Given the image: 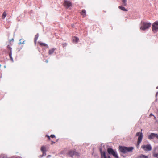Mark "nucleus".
<instances>
[{"label": "nucleus", "instance_id": "1", "mask_svg": "<svg viewBox=\"0 0 158 158\" xmlns=\"http://www.w3.org/2000/svg\"><path fill=\"white\" fill-rule=\"evenodd\" d=\"M133 147H125L119 146V149L120 152L125 154L128 152H131L134 149Z\"/></svg>", "mask_w": 158, "mask_h": 158}, {"label": "nucleus", "instance_id": "2", "mask_svg": "<svg viewBox=\"0 0 158 158\" xmlns=\"http://www.w3.org/2000/svg\"><path fill=\"white\" fill-rule=\"evenodd\" d=\"M142 26L140 27V29L143 30H145L151 26V23H150L142 22Z\"/></svg>", "mask_w": 158, "mask_h": 158}, {"label": "nucleus", "instance_id": "3", "mask_svg": "<svg viewBox=\"0 0 158 158\" xmlns=\"http://www.w3.org/2000/svg\"><path fill=\"white\" fill-rule=\"evenodd\" d=\"M136 135L138 137V138L137 145L138 148V146L142 141V138L143 137V135L142 132H139L136 133Z\"/></svg>", "mask_w": 158, "mask_h": 158}, {"label": "nucleus", "instance_id": "4", "mask_svg": "<svg viewBox=\"0 0 158 158\" xmlns=\"http://www.w3.org/2000/svg\"><path fill=\"white\" fill-rule=\"evenodd\" d=\"M107 151L108 153L110 154H111L113 156L116 158H118V156L117 153L114 151L111 148H108Z\"/></svg>", "mask_w": 158, "mask_h": 158}, {"label": "nucleus", "instance_id": "5", "mask_svg": "<svg viewBox=\"0 0 158 158\" xmlns=\"http://www.w3.org/2000/svg\"><path fill=\"white\" fill-rule=\"evenodd\" d=\"M152 30L154 32H156L158 31V21L153 23L152 26Z\"/></svg>", "mask_w": 158, "mask_h": 158}, {"label": "nucleus", "instance_id": "6", "mask_svg": "<svg viewBox=\"0 0 158 158\" xmlns=\"http://www.w3.org/2000/svg\"><path fill=\"white\" fill-rule=\"evenodd\" d=\"M141 148L145 151H149L152 150V147L150 144L143 145Z\"/></svg>", "mask_w": 158, "mask_h": 158}, {"label": "nucleus", "instance_id": "7", "mask_svg": "<svg viewBox=\"0 0 158 158\" xmlns=\"http://www.w3.org/2000/svg\"><path fill=\"white\" fill-rule=\"evenodd\" d=\"M69 155L71 157L73 156V155H76V156H78L79 155V153L76 152L74 151H70L68 153Z\"/></svg>", "mask_w": 158, "mask_h": 158}, {"label": "nucleus", "instance_id": "8", "mask_svg": "<svg viewBox=\"0 0 158 158\" xmlns=\"http://www.w3.org/2000/svg\"><path fill=\"white\" fill-rule=\"evenodd\" d=\"M41 150L43 154L41 155L40 156H39V157H42L43 156H46V147L44 146H42L41 148Z\"/></svg>", "mask_w": 158, "mask_h": 158}, {"label": "nucleus", "instance_id": "9", "mask_svg": "<svg viewBox=\"0 0 158 158\" xmlns=\"http://www.w3.org/2000/svg\"><path fill=\"white\" fill-rule=\"evenodd\" d=\"M148 139H153L155 138L158 139V135L157 134L151 133L148 136Z\"/></svg>", "mask_w": 158, "mask_h": 158}, {"label": "nucleus", "instance_id": "10", "mask_svg": "<svg viewBox=\"0 0 158 158\" xmlns=\"http://www.w3.org/2000/svg\"><path fill=\"white\" fill-rule=\"evenodd\" d=\"M100 151L101 155V158H111L109 156L107 157H106L105 152H102L101 149H100Z\"/></svg>", "mask_w": 158, "mask_h": 158}, {"label": "nucleus", "instance_id": "11", "mask_svg": "<svg viewBox=\"0 0 158 158\" xmlns=\"http://www.w3.org/2000/svg\"><path fill=\"white\" fill-rule=\"evenodd\" d=\"M64 5L67 8H68L71 6V3L69 1L65 0L64 1Z\"/></svg>", "mask_w": 158, "mask_h": 158}, {"label": "nucleus", "instance_id": "12", "mask_svg": "<svg viewBox=\"0 0 158 158\" xmlns=\"http://www.w3.org/2000/svg\"><path fill=\"white\" fill-rule=\"evenodd\" d=\"M56 49L55 48H52V49H50L49 51L48 54L50 55H52L54 52L55 50Z\"/></svg>", "mask_w": 158, "mask_h": 158}, {"label": "nucleus", "instance_id": "13", "mask_svg": "<svg viewBox=\"0 0 158 158\" xmlns=\"http://www.w3.org/2000/svg\"><path fill=\"white\" fill-rule=\"evenodd\" d=\"M79 41V38L77 37H74L73 41V42H75L76 43H77Z\"/></svg>", "mask_w": 158, "mask_h": 158}, {"label": "nucleus", "instance_id": "14", "mask_svg": "<svg viewBox=\"0 0 158 158\" xmlns=\"http://www.w3.org/2000/svg\"><path fill=\"white\" fill-rule=\"evenodd\" d=\"M119 9H120L124 11H127V10L124 7H123L122 6H120L118 7Z\"/></svg>", "mask_w": 158, "mask_h": 158}, {"label": "nucleus", "instance_id": "15", "mask_svg": "<svg viewBox=\"0 0 158 158\" xmlns=\"http://www.w3.org/2000/svg\"><path fill=\"white\" fill-rule=\"evenodd\" d=\"M81 14L83 17H85L86 15V11L85 10H82V11L81 12Z\"/></svg>", "mask_w": 158, "mask_h": 158}, {"label": "nucleus", "instance_id": "16", "mask_svg": "<svg viewBox=\"0 0 158 158\" xmlns=\"http://www.w3.org/2000/svg\"><path fill=\"white\" fill-rule=\"evenodd\" d=\"M39 44L41 46L46 47L47 48L48 47V45L46 44L42 43L41 42H39Z\"/></svg>", "mask_w": 158, "mask_h": 158}, {"label": "nucleus", "instance_id": "17", "mask_svg": "<svg viewBox=\"0 0 158 158\" xmlns=\"http://www.w3.org/2000/svg\"><path fill=\"white\" fill-rule=\"evenodd\" d=\"M123 2V4L124 6H126L127 5V0H121Z\"/></svg>", "mask_w": 158, "mask_h": 158}, {"label": "nucleus", "instance_id": "18", "mask_svg": "<svg viewBox=\"0 0 158 158\" xmlns=\"http://www.w3.org/2000/svg\"><path fill=\"white\" fill-rule=\"evenodd\" d=\"M23 40L22 39H21L20 40L19 42V45H20V44H24L25 41H23Z\"/></svg>", "mask_w": 158, "mask_h": 158}, {"label": "nucleus", "instance_id": "19", "mask_svg": "<svg viewBox=\"0 0 158 158\" xmlns=\"http://www.w3.org/2000/svg\"><path fill=\"white\" fill-rule=\"evenodd\" d=\"M6 15H7V14L6 13V12H4L3 14H2V19H4L5 18L6 16Z\"/></svg>", "mask_w": 158, "mask_h": 158}, {"label": "nucleus", "instance_id": "20", "mask_svg": "<svg viewBox=\"0 0 158 158\" xmlns=\"http://www.w3.org/2000/svg\"><path fill=\"white\" fill-rule=\"evenodd\" d=\"M39 36V35L38 34H37L35 36V39H34V41L35 42L37 40Z\"/></svg>", "mask_w": 158, "mask_h": 158}, {"label": "nucleus", "instance_id": "21", "mask_svg": "<svg viewBox=\"0 0 158 158\" xmlns=\"http://www.w3.org/2000/svg\"><path fill=\"white\" fill-rule=\"evenodd\" d=\"M138 158H148V157L147 156L143 155H141Z\"/></svg>", "mask_w": 158, "mask_h": 158}, {"label": "nucleus", "instance_id": "22", "mask_svg": "<svg viewBox=\"0 0 158 158\" xmlns=\"http://www.w3.org/2000/svg\"><path fill=\"white\" fill-rule=\"evenodd\" d=\"M153 155L154 157H156L157 158H158V153H157L155 152H154Z\"/></svg>", "mask_w": 158, "mask_h": 158}, {"label": "nucleus", "instance_id": "23", "mask_svg": "<svg viewBox=\"0 0 158 158\" xmlns=\"http://www.w3.org/2000/svg\"><path fill=\"white\" fill-rule=\"evenodd\" d=\"M9 56H10V58L11 59V60H12V62H13V58L11 56V53H10V54H9Z\"/></svg>", "mask_w": 158, "mask_h": 158}, {"label": "nucleus", "instance_id": "24", "mask_svg": "<svg viewBox=\"0 0 158 158\" xmlns=\"http://www.w3.org/2000/svg\"><path fill=\"white\" fill-rule=\"evenodd\" d=\"M1 158H8V157L6 156L3 155L1 156Z\"/></svg>", "mask_w": 158, "mask_h": 158}, {"label": "nucleus", "instance_id": "25", "mask_svg": "<svg viewBox=\"0 0 158 158\" xmlns=\"http://www.w3.org/2000/svg\"><path fill=\"white\" fill-rule=\"evenodd\" d=\"M55 137V135H51V137L52 138H54V137Z\"/></svg>", "mask_w": 158, "mask_h": 158}, {"label": "nucleus", "instance_id": "26", "mask_svg": "<svg viewBox=\"0 0 158 158\" xmlns=\"http://www.w3.org/2000/svg\"><path fill=\"white\" fill-rule=\"evenodd\" d=\"M67 45V44L66 43H64L63 44V46L64 47H65Z\"/></svg>", "mask_w": 158, "mask_h": 158}, {"label": "nucleus", "instance_id": "27", "mask_svg": "<svg viewBox=\"0 0 158 158\" xmlns=\"http://www.w3.org/2000/svg\"><path fill=\"white\" fill-rule=\"evenodd\" d=\"M46 136L48 137V139L49 140H50V136H48V135H46Z\"/></svg>", "mask_w": 158, "mask_h": 158}, {"label": "nucleus", "instance_id": "28", "mask_svg": "<svg viewBox=\"0 0 158 158\" xmlns=\"http://www.w3.org/2000/svg\"><path fill=\"white\" fill-rule=\"evenodd\" d=\"M156 96H158V92L156 93Z\"/></svg>", "mask_w": 158, "mask_h": 158}, {"label": "nucleus", "instance_id": "29", "mask_svg": "<svg viewBox=\"0 0 158 158\" xmlns=\"http://www.w3.org/2000/svg\"><path fill=\"white\" fill-rule=\"evenodd\" d=\"M50 156H51V155H49V156H47V157H48V158L49 157H50Z\"/></svg>", "mask_w": 158, "mask_h": 158}, {"label": "nucleus", "instance_id": "30", "mask_svg": "<svg viewBox=\"0 0 158 158\" xmlns=\"http://www.w3.org/2000/svg\"><path fill=\"white\" fill-rule=\"evenodd\" d=\"M46 63H48V60H46Z\"/></svg>", "mask_w": 158, "mask_h": 158}, {"label": "nucleus", "instance_id": "31", "mask_svg": "<svg viewBox=\"0 0 158 158\" xmlns=\"http://www.w3.org/2000/svg\"><path fill=\"white\" fill-rule=\"evenodd\" d=\"M150 115H152V114H151Z\"/></svg>", "mask_w": 158, "mask_h": 158}, {"label": "nucleus", "instance_id": "32", "mask_svg": "<svg viewBox=\"0 0 158 158\" xmlns=\"http://www.w3.org/2000/svg\"><path fill=\"white\" fill-rule=\"evenodd\" d=\"M156 89H158V86L156 87Z\"/></svg>", "mask_w": 158, "mask_h": 158}, {"label": "nucleus", "instance_id": "33", "mask_svg": "<svg viewBox=\"0 0 158 158\" xmlns=\"http://www.w3.org/2000/svg\"><path fill=\"white\" fill-rule=\"evenodd\" d=\"M73 27V25H72V27Z\"/></svg>", "mask_w": 158, "mask_h": 158}, {"label": "nucleus", "instance_id": "34", "mask_svg": "<svg viewBox=\"0 0 158 158\" xmlns=\"http://www.w3.org/2000/svg\"><path fill=\"white\" fill-rule=\"evenodd\" d=\"M4 67L5 68H6V66H4Z\"/></svg>", "mask_w": 158, "mask_h": 158}, {"label": "nucleus", "instance_id": "35", "mask_svg": "<svg viewBox=\"0 0 158 158\" xmlns=\"http://www.w3.org/2000/svg\"><path fill=\"white\" fill-rule=\"evenodd\" d=\"M11 40L12 41H13L14 40L13 39H12Z\"/></svg>", "mask_w": 158, "mask_h": 158}, {"label": "nucleus", "instance_id": "36", "mask_svg": "<svg viewBox=\"0 0 158 158\" xmlns=\"http://www.w3.org/2000/svg\"><path fill=\"white\" fill-rule=\"evenodd\" d=\"M1 64H0V68L1 67Z\"/></svg>", "mask_w": 158, "mask_h": 158}]
</instances>
